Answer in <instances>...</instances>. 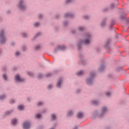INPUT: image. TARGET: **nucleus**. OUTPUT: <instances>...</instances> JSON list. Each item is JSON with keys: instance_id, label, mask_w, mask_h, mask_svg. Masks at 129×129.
Returning a JSON list of instances; mask_svg holds the SVG:
<instances>
[{"instance_id": "f257e3e1", "label": "nucleus", "mask_w": 129, "mask_h": 129, "mask_svg": "<svg viewBox=\"0 0 129 129\" xmlns=\"http://www.w3.org/2000/svg\"><path fill=\"white\" fill-rule=\"evenodd\" d=\"M85 37L86 39L84 41L81 40L78 44V48L79 50H81V46L82 45V44H85L86 45L90 44V40H89V39L91 38V35H90V33H86L85 35Z\"/></svg>"}, {"instance_id": "f03ea898", "label": "nucleus", "mask_w": 129, "mask_h": 129, "mask_svg": "<svg viewBox=\"0 0 129 129\" xmlns=\"http://www.w3.org/2000/svg\"><path fill=\"white\" fill-rule=\"evenodd\" d=\"M95 77V72H91L90 73V78H88L86 80V83L88 85H92L93 83V79Z\"/></svg>"}, {"instance_id": "7ed1b4c3", "label": "nucleus", "mask_w": 129, "mask_h": 129, "mask_svg": "<svg viewBox=\"0 0 129 129\" xmlns=\"http://www.w3.org/2000/svg\"><path fill=\"white\" fill-rule=\"evenodd\" d=\"M7 41V38L5 36V30H1L0 31V43L1 44H5Z\"/></svg>"}, {"instance_id": "20e7f679", "label": "nucleus", "mask_w": 129, "mask_h": 129, "mask_svg": "<svg viewBox=\"0 0 129 129\" xmlns=\"http://www.w3.org/2000/svg\"><path fill=\"white\" fill-rule=\"evenodd\" d=\"M18 7L21 11H25V9H27V7L25 5L24 0H20Z\"/></svg>"}, {"instance_id": "39448f33", "label": "nucleus", "mask_w": 129, "mask_h": 129, "mask_svg": "<svg viewBox=\"0 0 129 129\" xmlns=\"http://www.w3.org/2000/svg\"><path fill=\"white\" fill-rule=\"evenodd\" d=\"M31 126V123L29 121H25L23 123V127L24 129H29Z\"/></svg>"}, {"instance_id": "423d86ee", "label": "nucleus", "mask_w": 129, "mask_h": 129, "mask_svg": "<svg viewBox=\"0 0 129 129\" xmlns=\"http://www.w3.org/2000/svg\"><path fill=\"white\" fill-rule=\"evenodd\" d=\"M66 49V46L64 45H58L56 48L54 49V52H57L58 50H61L62 51H64Z\"/></svg>"}, {"instance_id": "0eeeda50", "label": "nucleus", "mask_w": 129, "mask_h": 129, "mask_svg": "<svg viewBox=\"0 0 129 129\" xmlns=\"http://www.w3.org/2000/svg\"><path fill=\"white\" fill-rule=\"evenodd\" d=\"M15 81H18V82H24L25 80L23 78H20V75H17L15 76Z\"/></svg>"}, {"instance_id": "6e6552de", "label": "nucleus", "mask_w": 129, "mask_h": 129, "mask_svg": "<svg viewBox=\"0 0 129 129\" xmlns=\"http://www.w3.org/2000/svg\"><path fill=\"white\" fill-rule=\"evenodd\" d=\"M110 42H111V40L110 39L107 40L105 44V48H106V49L110 48V46H109V45H110Z\"/></svg>"}, {"instance_id": "1a4fd4ad", "label": "nucleus", "mask_w": 129, "mask_h": 129, "mask_svg": "<svg viewBox=\"0 0 129 129\" xmlns=\"http://www.w3.org/2000/svg\"><path fill=\"white\" fill-rule=\"evenodd\" d=\"M107 110V108L105 107H104L102 108V113L101 115H99V117H102L103 116V115L105 112H106V111Z\"/></svg>"}, {"instance_id": "9d476101", "label": "nucleus", "mask_w": 129, "mask_h": 129, "mask_svg": "<svg viewBox=\"0 0 129 129\" xmlns=\"http://www.w3.org/2000/svg\"><path fill=\"white\" fill-rule=\"evenodd\" d=\"M63 82V79L60 78L58 80L57 84H56V87L58 88H61V83Z\"/></svg>"}, {"instance_id": "9b49d317", "label": "nucleus", "mask_w": 129, "mask_h": 129, "mask_svg": "<svg viewBox=\"0 0 129 129\" xmlns=\"http://www.w3.org/2000/svg\"><path fill=\"white\" fill-rule=\"evenodd\" d=\"M64 18H74V15L72 13H68L64 15Z\"/></svg>"}, {"instance_id": "f8f14e48", "label": "nucleus", "mask_w": 129, "mask_h": 129, "mask_svg": "<svg viewBox=\"0 0 129 129\" xmlns=\"http://www.w3.org/2000/svg\"><path fill=\"white\" fill-rule=\"evenodd\" d=\"M106 26V18L103 19L102 22L101 23V27L103 28V27H105Z\"/></svg>"}, {"instance_id": "ddd939ff", "label": "nucleus", "mask_w": 129, "mask_h": 129, "mask_svg": "<svg viewBox=\"0 0 129 129\" xmlns=\"http://www.w3.org/2000/svg\"><path fill=\"white\" fill-rule=\"evenodd\" d=\"M104 69H105V66H104V64H101L99 69V71L100 72H102V71H104Z\"/></svg>"}, {"instance_id": "4468645a", "label": "nucleus", "mask_w": 129, "mask_h": 129, "mask_svg": "<svg viewBox=\"0 0 129 129\" xmlns=\"http://www.w3.org/2000/svg\"><path fill=\"white\" fill-rule=\"evenodd\" d=\"M77 117L78 118H82L83 117V113L81 112L78 113Z\"/></svg>"}, {"instance_id": "2eb2a0df", "label": "nucleus", "mask_w": 129, "mask_h": 129, "mask_svg": "<svg viewBox=\"0 0 129 129\" xmlns=\"http://www.w3.org/2000/svg\"><path fill=\"white\" fill-rule=\"evenodd\" d=\"M92 103L94 105H98V104H99V102L96 100H93L92 101Z\"/></svg>"}, {"instance_id": "dca6fc26", "label": "nucleus", "mask_w": 129, "mask_h": 129, "mask_svg": "<svg viewBox=\"0 0 129 129\" xmlns=\"http://www.w3.org/2000/svg\"><path fill=\"white\" fill-rule=\"evenodd\" d=\"M17 121L18 120H17V119H13L12 120V124H13V125H16V124H17Z\"/></svg>"}, {"instance_id": "f3484780", "label": "nucleus", "mask_w": 129, "mask_h": 129, "mask_svg": "<svg viewBox=\"0 0 129 129\" xmlns=\"http://www.w3.org/2000/svg\"><path fill=\"white\" fill-rule=\"evenodd\" d=\"M84 74V71H80V72H78L77 73V75H78V76H81V75H83Z\"/></svg>"}, {"instance_id": "a211bd4d", "label": "nucleus", "mask_w": 129, "mask_h": 129, "mask_svg": "<svg viewBox=\"0 0 129 129\" xmlns=\"http://www.w3.org/2000/svg\"><path fill=\"white\" fill-rule=\"evenodd\" d=\"M78 30H79V31H80V32H82V31H84V30H85V28H84L82 26H80L78 28Z\"/></svg>"}, {"instance_id": "6ab92c4d", "label": "nucleus", "mask_w": 129, "mask_h": 129, "mask_svg": "<svg viewBox=\"0 0 129 129\" xmlns=\"http://www.w3.org/2000/svg\"><path fill=\"white\" fill-rule=\"evenodd\" d=\"M13 112V110L8 111L5 112L6 115H10Z\"/></svg>"}, {"instance_id": "aec40b11", "label": "nucleus", "mask_w": 129, "mask_h": 129, "mask_svg": "<svg viewBox=\"0 0 129 129\" xmlns=\"http://www.w3.org/2000/svg\"><path fill=\"white\" fill-rule=\"evenodd\" d=\"M114 20H112L111 22V24L110 25V29H112V26H113V25H114Z\"/></svg>"}, {"instance_id": "412c9836", "label": "nucleus", "mask_w": 129, "mask_h": 129, "mask_svg": "<svg viewBox=\"0 0 129 129\" xmlns=\"http://www.w3.org/2000/svg\"><path fill=\"white\" fill-rule=\"evenodd\" d=\"M68 116H72L73 115V112L72 111H69L68 113Z\"/></svg>"}, {"instance_id": "4be33fe9", "label": "nucleus", "mask_w": 129, "mask_h": 129, "mask_svg": "<svg viewBox=\"0 0 129 129\" xmlns=\"http://www.w3.org/2000/svg\"><path fill=\"white\" fill-rule=\"evenodd\" d=\"M51 118L52 120L56 119V115L55 114H51Z\"/></svg>"}, {"instance_id": "5701e85b", "label": "nucleus", "mask_w": 129, "mask_h": 129, "mask_svg": "<svg viewBox=\"0 0 129 129\" xmlns=\"http://www.w3.org/2000/svg\"><path fill=\"white\" fill-rule=\"evenodd\" d=\"M6 98V95H2L0 96V100H3Z\"/></svg>"}, {"instance_id": "b1692460", "label": "nucleus", "mask_w": 129, "mask_h": 129, "mask_svg": "<svg viewBox=\"0 0 129 129\" xmlns=\"http://www.w3.org/2000/svg\"><path fill=\"white\" fill-rule=\"evenodd\" d=\"M18 109L20 110H23L24 109V106L22 105H19L18 106Z\"/></svg>"}, {"instance_id": "393cba45", "label": "nucleus", "mask_w": 129, "mask_h": 129, "mask_svg": "<svg viewBox=\"0 0 129 129\" xmlns=\"http://www.w3.org/2000/svg\"><path fill=\"white\" fill-rule=\"evenodd\" d=\"M28 75H29V76H31V77H33L34 76V74L31 72H28Z\"/></svg>"}, {"instance_id": "a878e982", "label": "nucleus", "mask_w": 129, "mask_h": 129, "mask_svg": "<svg viewBox=\"0 0 129 129\" xmlns=\"http://www.w3.org/2000/svg\"><path fill=\"white\" fill-rule=\"evenodd\" d=\"M120 18L121 19V20H124V18H125V14H122L121 16H120Z\"/></svg>"}, {"instance_id": "bb28decb", "label": "nucleus", "mask_w": 129, "mask_h": 129, "mask_svg": "<svg viewBox=\"0 0 129 129\" xmlns=\"http://www.w3.org/2000/svg\"><path fill=\"white\" fill-rule=\"evenodd\" d=\"M21 36L23 37V38H27V34L25 33H21Z\"/></svg>"}, {"instance_id": "cd10ccee", "label": "nucleus", "mask_w": 129, "mask_h": 129, "mask_svg": "<svg viewBox=\"0 0 129 129\" xmlns=\"http://www.w3.org/2000/svg\"><path fill=\"white\" fill-rule=\"evenodd\" d=\"M38 79H41V78H43V75L42 74H39L38 76Z\"/></svg>"}, {"instance_id": "c85d7f7f", "label": "nucleus", "mask_w": 129, "mask_h": 129, "mask_svg": "<svg viewBox=\"0 0 129 129\" xmlns=\"http://www.w3.org/2000/svg\"><path fill=\"white\" fill-rule=\"evenodd\" d=\"M40 26V23L39 22H36L34 24V27H36V28L39 27Z\"/></svg>"}, {"instance_id": "c756f323", "label": "nucleus", "mask_w": 129, "mask_h": 129, "mask_svg": "<svg viewBox=\"0 0 129 129\" xmlns=\"http://www.w3.org/2000/svg\"><path fill=\"white\" fill-rule=\"evenodd\" d=\"M3 78L4 80H8V77L7 76V75H6V74H4L3 75Z\"/></svg>"}, {"instance_id": "7c9ffc66", "label": "nucleus", "mask_w": 129, "mask_h": 129, "mask_svg": "<svg viewBox=\"0 0 129 129\" xmlns=\"http://www.w3.org/2000/svg\"><path fill=\"white\" fill-rule=\"evenodd\" d=\"M15 102H16V100H15L14 99L10 100V103H11V104H13V103H15Z\"/></svg>"}, {"instance_id": "2f4dec72", "label": "nucleus", "mask_w": 129, "mask_h": 129, "mask_svg": "<svg viewBox=\"0 0 129 129\" xmlns=\"http://www.w3.org/2000/svg\"><path fill=\"white\" fill-rule=\"evenodd\" d=\"M40 48H41V46H40V45H36L35 46V50H36L37 51H38V50H39L40 49Z\"/></svg>"}, {"instance_id": "473e14b6", "label": "nucleus", "mask_w": 129, "mask_h": 129, "mask_svg": "<svg viewBox=\"0 0 129 129\" xmlns=\"http://www.w3.org/2000/svg\"><path fill=\"white\" fill-rule=\"evenodd\" d=\"M73 0H67L66 1V4H70V3H73Z\"/></svg>"}, {"instance_id": "72a5a7b5", "label": "nucleus", "mask_w": 129, "mask_h": 129, "mask_svg": "<svg viewBox=\"0 0 129 129\" xmlns=\"http://www.w3.org/2000/svg\"><path fill=\"white\" fill-rule=\"evenodd\" d=\"M40 35H41V33L38 32L35 35V36H34V38H37V37H39V36H40Z\"/></svg>"}, {"instance_id": "f704fd0d", "label": "nucleus", "mask_w": 129, "mask_h": 129, "mask_svg": "<svg viewBox=\"0 0 129 129\" xmlns=\"http://www.w3.org/2000/svg\"><path fill=\"white\" fill-rule=\"evenodd\" d=\"M52 88H53L52 85H49L47 87V89H52Z\"/></svg>"}, {"instance_id": "c9c22d12", "label": "nucleus", "mask_w": 129, "mask_h": 129, "mask_svg": "<svg viewBox=\"0 0 129 129\" xmlns=\"http://www.w3.org/2000/svg\"><path fill=\"white\" fill-rule=\"evenodd\" d=\"M83 18L85 19V20H89V16H84L83 17Z\"/></svg>"}, {"instance_id": "e433bc0d", "label": "nucleus", "mask_w": 129, "mask_h": 129, "mask_svg": "<svg viewBox=\"0 0 129 129\" xmlns=\"http://www.w3.org/2000/svg\"><path fill=\"white\" fill-rule=\"evenodd\" d=\"M26 50H27V47H26V46H22V51L23 52H25V51H26Z\"/></svg>"}, {"instance_id": "4c0bfd02", "label": "nucleus", "mask_w": 129, "mask_h": 129, "mask_svg": "<svg viewBox=\"0 0 129 129\" xmlns=\"http://www.w3.org/2000/svg\"><path fill=\"white\" fill-rule=\"evenodd\" d=\"M37 105H38V106H41V105H43V102H39L37 103Z\"/></svg>"}, {"instance_id": "58836bf2", "label": "nucleus", "mask_w": 129, "mask_h": 129, "mask_svg": "<svg viewBox=\"0 0 129 129\" xmlns=\"http://www.w3.org/2000/svg\"><path fill=\"white\" fill-rule=\"evenodd\" d=\"M52 74L51 73H48L46 75V77H51V76H52Z\"/></svg>"}, {"instance_id": "ea45409f", "label": "nucleus", "mask_w": 129, "mask_h": 129, "mask_svg": "<svg viewBox=\"0 0 129 129\" xmlns=\"http://www.w3.org/2000/svg\"><path fill=\"white\" fill-rule=\"evenodd\" d=\"M36 117H37V118H40V117H41V114L38 113L36 114Z\"/></svg>"}, {"instance_id": "a19ab883", "label": "nucleus", "mask_w": 129, "mask_h": 129, "mask_svg": "<svg viewBox=\"0 0 129 129\" xmlns=\"http://www.w3.org/2000/svg\"><path fill=\"white\" fill-rule=\"evenodd\" d=\"M111 93L110 92H108L106 93V96H110Z\"/></svg>"}, {"instance_id": "79ce46f5", "label": "nucleus", "mask_w": 129, "mask_h": 129, "mask_svg": "<svg viewBox=\"0 0 129 129\" xmlns=\"http://www.w3.org/2000/svg\"><path fill=\"white\" fill-rule=\"evenodd\" d=\"M20 54H21V53H20L19 51H17V52L15 53L16 56H20Z\"/></svg>"}, {"instance_id": "37998d69", "label": "nucleus", "mask_w": 129, "mask_h": 129, "mask_svg": "<svg viewBox=\"0 0 129 129\" xmlns=\"http://www.w3.org/2000/svg\"><path fill=\"white\" fill-rule=\"evenodd\" d=\"M114 7H115L114 4H112L110 5L111 9H113L114 8Z\"/></svg>"}, {"instance_id": "c03bdc74", "label": "nucleus", "mask_w": 129, "mask_h": 129, "mask_svg": "<svg viewBox=\"0 0 129 129\" xmlns=\"http://www.w3.org/2000/svg\"><path fill=\"white\" fill-rule=\"evenodd\" d=\"M67 25H68V22L66 21L63 22V26H67Z\"/></svg>"}, {"instance_id": "a18cd8bd", "label": "nucleus", "mask_w": 129, "mask_h": 129, "mask_svg": "<svg viewBox=\"0 0 129 129\" xmlns=\"http://www.w3.org/2000/svg\"><path fill=\"white\" fill-rule=\"evenodd\" d=\"M43 18V15L42 14H39V19H42Z\"/></svg>"}, {"instance_id": "49530a36", "label": "nucleus", "mask_w": 129, "mask_h": 129, "mask_svg": "<svg viewBox=\"0 0 129 129\" xmlns=\"http://www.w3.org/2000/svg\"><path fill=\"white\" fill-rule=\"evenodd\" d=\"M81 90H80V89H78L76 91V93H79L80 92H81Z\"/></svg>"}, {"instance_id": "de8ad7c7", "label": "nucleus", "mask_w": 129, "mask_h": 129, "mask_svg": "<svg viewBox=\"0 0 129 129\" xmlns=\"http://www.w3.org/2000/svg\"><path fill=\"white\" fill-rule=\"evenodd\" d=\"M108 10V8H105L103 10V12H107Z\"/></svg>"}, {"instance_id": "09e8293b", "label": "nucleus", "mask_w": 129, "mask_h": 129, "mask_svg": "<svg viewBox=\"0 0 129 129\" xmlns=\"http://www.w3.org/2000/svg\"><path fill=\"white\" fill-rule=\"evenodd\" d=\"M81 62H82V64H83V65L85 64L84 62H85V60H82Z\"/></svg>"}, {"instance_id": "8fccbe9b", "label": "nucleus", "mask_w": 129, "mask_h": 129, "mask_svg": "<svg viewBox=\"0 0 129 129\" xmlns=\"http://www.w3.org/2000/svg\"><path fill=\"white\" fill-rule=\"evenodd\" d=\"M72 34H75V30H72Z\"/></svg>"}, {"instance_id": "3c124183", "label": "nucleus", "mask_w": 129, "mask_h": 129, "mask_svg": "<svg viewBox=\"0 0 129 129\" xmlns=\"http://www.w3.org/2000/svg\"><path fill=\"white\" fill-rule=\"evenodd\" d=\"M15 44H16V43H15V42H12V43H11V45H12V46H14Z\"/></svg>"}, {"instance_id": "603ef678", "label": "nucleus", "mask_w": 129, "mask_h": 129, "mask_svg": "<svg viewBox=\"0 0 129 129\" xmlns=\"http://www.w3.org/2000/svg\"><path fill=\"white\" fill-rule=\"evenodd\" d=\"M126 22H127V23H129V19H127L126 20Z\"/></svg>"}, {"instance_id": "864d4df0", "label": "nucleus", "mask_w": 129, "mask_h": 129, "mask_svg": "<svg viewBox=\"0 0 129 129\" xmlns=\"http://www.w3.org/2000/svg\"><path fill=\"white\" fill-rule=\"evenodd\" d=\"M10 13H11V11H8L7 12V14H10Z\"/></svg>"}, {"instance_id": "5fc2aeb1", "label": "nucleus", "mask_w": 129, "mask_h": 129, "mask_svg": "<svg viewBox=\"0 0 129 129\" xmlns=\"http://www.w3.org/2000/svg\"><path fill=\"white\" fill-rule=\"evenodd\" d=\"M108 77H111V75H108Z\"/></svg>"}, {"instance_id": "6e6d98bb", "label": "nucleus", "mask_w": 129, "mask_h": 129, "mask_svg": "<svg viewBox=\"0 0 129 129\" xmlns=\"http://www.w3.org/2000/svg\"><path fill=\"white\" fill-rule=\"evenodd\" d=\"M1 54H2V51L0 49V55H1Z\"/></svg>"}, {"instance_id": "4d7b16f0", "label": "nucleus", "mask_w": 129, "mask_h": 129, "mask_svg": "<svg viewBox=\"0 0 129 129\" xmlns=\"http://www.w3.org/2000/svg\"><path fill=\"white\" fill-rule=\"evenodd\" d=\"M123 30H124V29H125L124 26H123Z\"/></svg>"}, {"instance_id": "13d9d810", "label": "nucleus", "mask_w": 129, "mask_h": 129, "mask_svg": "<svg viewBox=\"0 0 129 129\" xmlns=\"http://www.w3.org/2000/svg\"><path fill=\"white\" fill-rule=\"evenodd\" d=\"M58 18V17H57V16H56V19H57Z\"/></svg>"}, {"instance_id": "bf43d9fd", "label": "nucleus", "mask_w": 129, "mask_h": 129, "mask_svg": "<svg viewBox=\"0 0 129 129\" xmlns=\"http://www.w3.org/2000/svg\"><path fill=\"white\" fill-rule=\"evenodd\" d=\"M28 101H30V100H29V99H28Z\"/></svg>"}, {"instance_id": "052dcab7", "label": "nucleus", "mask_w": 129, "mask_h": 129, "mask_svg": "<svg viewBox=\"0 0 129 129\" xmlns=\"http://www.w3.org/2000/svg\"><path fill=\"white\" fill-rule=\"evenodd\" d=\"M50 129H54V128H51Z\"/></svg>"}]
</instances>
